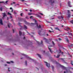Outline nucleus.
Returning a JSON list of instances; mask_svg holds the SVG:
<instances>
[{
    "mask_svg": "<svg viewBox=\"0 0 73 73\" xmlns=\"http://www.w3.org/2000/svg\"><path fill=\"white\" fill-rule=\"evenodd\" d=\"M58 19H60L61 17H60L58 16Z\"/></svg>",
    "mask_w": 73,
    "mask_h": 73,
    "instance_id": "obj_42",
    "label": "nucleus"
},
{
    "mask_svg": "<svg viewBox=\"0 0 73 73\" xmlns=\"http://www.w3.org/2000/svg\"><path fill=\"white\" fill-rule=\"evenodd\" d=\"M55 41H57L58 42V39H56Z\"/></svg>",
    "mask_w": 73,
    "mask_h": 73,
    "instance_id": "obj_60",
    "label": "nucleus"
},
{
    "mask_svg": "<svg viewBox=\"0 0 73 73\" xmlns=\"http://www.w3.org/2000/svg\"><path fill=\"white\" fill-rule=\"evenodd\" d=\"M24 22L25 24L27 25H30L31 24H33V25H35V24H36L35 23H29L27 22V21H25Z\"/></svg>",
    "mask_w": 73,
    "mask_h": 73,
    "instance_id": "obj_2",
    "label": "nucleus"
},
{
    "mask_svg": "<svg viewBox=\"0 0 73 73\" xmlns=\"http://www.w3.org/2000/svg\"><path fill=\"white\" fill-rule=\"evenodd\" d=\"M10 18H11V19L12 18H13L12 16H10Z\"/></svg>",
    "mask_w": 73,
    "mask_h": 73,
    "instance_id": "obj_56",
    "label": "nucleus"
},
{
    "mask_svg": "<svg viewBox=\"0 0 73 73\" xmlns=\"http://www.w3.org/2000/svg\"><path fill=\"white\" fill-rule=\"evenodd\" d=\"M25 18L26 19H29V18H28V16H27Z\"/></svg>",
    "mask_w": 73,
    "mask_h": 73,
    "instance_id": "obj_36",
    "label": "nucleus"
},
{
    "mask_svg": "<svg viewBox=\"0 0 73 73\" xmlns=\"http://www.w3.org/2000/svg\"><path fill=\"white\" fill-rule=\"evenodd\" d=\"M8 1H6L5 3V4H8Z\"/></svg>",
    "mask_w": 73,
    "mask_h": 73,
    "instance_id": "obj_24",
    "label": "nucleus"
},
{
    "mask_svg": "<svg viewBox=\"0 0 73 73\" xmlns=\"http://www.w3.org/2000/svg\"><path fill=\"white\" fill-rule=\"evenodd\" d=\"M46 22H47V23H50V22H49L48 21H46Z\"/></svg>",
    "mask_w": 73,
    "mask_h": 73,
    "instance_id": "obj_63",
    "label": "nucleus"
},
{
    "mask_svg": "<svg viewBox=\"0 0 73 73\" xmlns=\"http://www.w3.org/2000/svg\"><path fill=\"white\" fill-rule=\"evenodd\" d=\"M59 40L60 41H61V40H62V39H61L60 38H59Z\"/></svg>",
    "mask_w": 73,
    "mask_h": 73,
    "instance_id": "obj_44",
    "label": "nucleus"
},
{
    "mask_svg": "<svg viewBox=\"0 0 73 73\" xmlns=\"http://www.w3.org/2000/svg\"><path fill=\"white\" fill-rule=\"evenodd\" d=\"M61 17L62 19V20H63V19H64V17H62V15H61Z\"/></svg>",
    "mask_w": 73,
    "mask_h": 73,
    "instance_id": "obj_41",
    "label": "nucleus"
},
{
    "mask_svg": "<svg viewBox=\"0 0 73 73\" xmlns=\"http://www.w3.org/2000/svg\"><path fill=\"white\" fill-rule=\"evenodd\" d=\"M19 36H21V35H22V33L20 31H19Z\"/></svg>",
    "mask_w": 73,
    "mask_h": 73,
    "instance_id": "obj_18",
    "label": "nucleus"
},
{
    "mask_svg": "<svg viewBox=\"0 0 73 73\" xmlns=\"http://www.w3.org/2000/svg\"><path fill=\"white\" fill-rule=\"evenodd\" d=\"M38 28L40 29V28H41V25H39V26L38 27Z\"/></svg>",
    "mask_w": 73,
    "mask_h": 73,
    "instance_id": "obj_25",
    "label": "nucleus"
},
{
    "mask_svg": "<svg viewBox=\"0 0 73 73\" xmlns=\"http://www.w3.org/2000/svg\"><path fill=\"white\" fill-rule=\"evenodd\" d=\"M71 23H72V24H73V20H72L71 21H70Z\"/></svg>",
    "mask_w": 73,
    "mask_h": 73,
    "instance_id": "obj_30",
    "label": "nucleus"
},
{
    "mask_svg": "<svg viewBox=\"0 0 73 73\" xmlns=\"http://www.w3.org/2000/svg\"><path fill=\"white\" fill-rule=\"evenodd\" d=\"M51 67L52 68L53 71H54V66H51Z\"/></svg>",
    "mask_w": 73,
    "mask_h": 73,
    "instance_id": "obj_22",
    "label": "nucleus"
},
{
    "mask_svg": "<svg viewBox=\"0 0 73 73\" xmlns=\"http://www.w3.org/2000/svg\"><path fill=\"white\" fill-rule=\"evenodd\" d=\"M28 15H32V13H28Z\"/></svg>",
    "mask_w": 73,
    "mask_h": 73,
    "instance_id": "obj_33",
    "label": "nucleus"
},
{
    "mask_svg": "<svg viewBox=\"0 0 73 73\" xmlns=\"http://www.w3.org/2000/svg\"><path fill=\"white\" fill-rule=\"evenodd\" d=\"M0 23H3V21H2V19H1L0 20Z\"/></svg>",
    "mask_w": 73,
    "mask_h": 73,
    "instance_id": "obj_40",
    "label": "nucleus"
},
{
    "mask_svg": "<svg viewBox=\"0 0 73 73\" xmlns=\"http://www.w3.org/2000/svg\"><path fill=\"white\" fill-rule=\"evenodd\" d=\"M73 46V44H71L70 45V46L71 47Z\"/></svg>",
    "mask_w": 73,
    "mask_h": 73,
    "instance_id": "obj_59",
    "label": "nucleus"
},
{
    "mask_svg": "<svg viewBox=\"0 0 73 73\" xmlns=\"http://www.w3.org/2000/svg\"><path fill=\"white\" fill-rule=\"evenodd\" d=\"M25 65H26V66H27V60L25 61Z\"/></svg>",
    "mask_w": 73,
    "mask_h": 73,
    "instance_id": "obj_27",
    "label": "nucleus"
},
{
    "mask_svg": "<svg viewBox=\"0 0 73 73\" xmlns=\"http://www.w3.org/2000/svg\"><path fill=\"white\" fill-rule=\"evenodd\" d=\"M11 24L9 23H8L7 25L9 28H10V27L11 26Z\"/></svg>",
    "mask_w": 73,
    "mask_h": 73,
    "instance_id": "obj_12",
    "label": "nucleus"
},
{
    "mask_svg": "<svg viewBox=\"0 0 73 73\" xmlns=\"http://www.w3.org/2000/svg\"><path fill=\"white\" fill-rule=\"evenodd\" d=\"M67 11L68 12V13H70V11L69 10H68Z\"/></svg>",
    "mask_w": 73,
    "mask_h": 73,
    "instance_id": "obj_45",
    "label": "nucleus"
},
{
    "mask_svg": "<svg viewBox=\"0 0 73 73\" xmlns=\"http://www.w3.org/2000/svg\"><path fill=\"white\" fill-rule=\"evenodd\" d=\"M22 56H25V57H27V58H29V59L30 60H33V59H31V58H29V56H28V55H26L25 54H22Z\"/></svg>",
    "mask_w": 73,
    "mask_h": 73,
    "instance_id": "obj_3",
    "label": "nucleus"
},
{
    "mask_svg": "<svg viewBox=\"0 0 73 73\" xmlns=\"http://www.w3.org/2000/svg\"><path fill=\"white\" fill-rule=\"evenodd\" d=\"M60 55H57V56H56V58H59V57H60Z\"/></svg>",
    "mask_w": 73,
    "mask_h": 73,
    "instance_id": "obj_19",
    "label": "nucleus"
},
{
    "mask_svg": "<svg viewBox=\"0 0 73 73\" xmlns=\"http://www.w3.org/2000/svg\"><path fill=\"white\" fill-rule=\"evenodd\" d=\"M59 50L60 51V52H59V53H60L61 52V50H60V49H59Z\"/></svg>",
    "mask_w": 73,
    "mask_h": 73,
    "instance_id": "obj_47",
    "label": "nucleus"
},
{
    "mask_svg": "<svg viewBox=\"0 0 73 73\" xmlns=\"http://www.w3.org/2000/svg\"><path fill=\"white\" fill-rule=\"evenodd\" d=\"M13 33H15V30H14V29H13Z\"/></svg>",
    "mask_w": 73,
    "mask_h": 73,
    "instance_id": "obj_53",
    "label": "nucleus"
},
{
    "mask_svg": "<svg viewBox=\"0 0 73 73\" xmlns=\"http://www.w3.org/2000/svg\"><path fill=\"white\" fill-rule=\"evenodd\" d=\"M43 40H46V38H43Z\"/></svg>",
    "mask_w": 73,
    "mask_h": 73,
    "instance_id": "obj_55",
    "label": "nucleus"
},
{
    "mask_svg": "<svg viewBox=\"0 0 73 73\" xmlns=\"http://www.w3.org/2000/svg\"><path fill=\"white\" fill-rule=\"evenodd\" d=\"M70 2H68V5L70 7H72V6L71 5H70Z\"/></svg>",
    "mask_w": 73,
    "mask_h": 73,
    "instance_id": "obj_9",
    "label": "nucleus"
},
{
    "mask_svg": "<svg viewBox=\"0 0 73 73\" xmlns=\"http://www.w3.org/2000/svg\"><path fill=\"white\" fill-rule=\"evenodd\" d=\"M29 11H30L31 12H32V10L31 9H30Z\"/></svg>",
    "mask_w": 73,
    "mask_h": 73,
    "instance_id": "obj_52",
    "label": "nucleus"
},
{
    "mask_svg": "<svg viewBox=\"0 0 73 73\" xmlns=\"http://www.w3.org/2000/svg\"><path fill=\"white\" fill-rule=\"evenodd\" d=\"M49 32L50 33H51V32H53L52 31H50V30H49Z\"/></svg>",
    "mask_w": 73,
    "mask_h": 73,
    "instance_id": "obj_38",
    "label": "nucleus"
},
{
    "mask_svg": "<svg viewBox=\"0 0 73 73\" xmlns=\"http://www.w3.org/2000/svg\"><path fill=\"white\" fill-rule=\"evenodd\" d=\"M44 62L46 64V66H47V67H48V68H49V67H50V64L44 61Z\"/></svg>",
    "mask_w": 73,
    "mask_h": 73,
    "instance_id": "obj_5",
    "label": "nucleus"
},
{
    "mask_svg": "<svg viewBox=\"0 0 73 73\" xmlns=\"http://www.w3.org/2000/svg\"><path fill=\"white\" fill-rule=\"evenodd\" d=\"M27 31V33H28V34H29V35H30V36H31V34L30 33H29V32H28Z\"/></svg>",
    "mask_w": 73,
    "mask_h": 73,
    "instance_id": "obj_37",
    "label": "nucleus"
},
{
    "mask_svg": "<svg viewBox=\"0 0 73 73\" xmlns=\"http://www.w3.org/2000/svg\"><path fill=\"white\" fill-rule=\"evenodd\" d=\"M48 48L49 50H50V51L51 52V53L52 54L53 53V51H52V50L51 49V48H50V46H49L48 47Z\"/></svg>",
    "mask_w": 73,
    "mask_h": 73,
    "instance_id": "obj_7",
    "label": "nucleus"
},
{
    "mask_svg": "<svg viewBox=\"0 0 73 73\" xmlns=\"http://www.w3.org/2000/svg\"><path fill=\"white\" fill-rule=\"evenodd\" d=\"M50 2L51 4H53L54 2V1L53 0H50Z\"/></svg>",
    "mask_w": 73,
    "mask_h": 73,
    "instance_id": "obj_13",
    "label": "nucleus"
},
{
    "mask_svg": "<svg viewBox=\"0 0 73 73\" xmlns=\"http://www.w3.org/2000/svg\"><path fill=\"white\" fill-rule=\"evenodd\" d=\"M69 37H70V38L71 39H72V38H71V37H70V36H69Z\"/></svg>",
    "mask_w": 73,
    "mask_h": 73,
    "instance_id": "obj_58",
    "label": "nucleus"
},
{
    "mask_svg": "<svg viewBox=\"0 0 73 73\" xmlns=\"http://www.w3.org/2000/svg\"><path fill=\"white\" fill-rule=\"evenodd\" d=\"M10 62H11V63H14V62H13V61H11Z\"/></svg>",
    "mask_w": 73,
    "mask_h": 73,
    "instance_id": "obj_39",
    "label": "nucleus"
},
{
    "mask_svg": "<svg viewBox=\"0 0 73 73\" xmlns=\"http://www.w3.org/2000/svg\"><path fill=\"white\" fill-rule=\"evenodd\" d=\"M33 17V16H31L30 17V18L31 19H32V17Z\"/></svg>",
    "mask_w": 73,
    "mask_h": 73,
    "instance_id": "obj_49",
    "label": "nucleus"
},
{
    "mask_svg": "<svg viewBox=\"0 0 73 73\" xmlns=\"http://www.w3.org/2000/svg\"><path fill=\"white\" fill-rule=\"evenodd\" d=\"M7 64H11V62H7Z\"/></svg>",
    "mask_w": 73,
    "mask_h": 73,
    "instance_id": "obj_43",
    "label": "nucleus"
},
{
    "mask_svg": "<svg viewBox=\"0 0 73 73\" xmlns=\"http://www.w3.org/2000/svg\"><path fill=\"white\" fill-rule=\"evenodd\" d=\"M46 35L47 36H49V34H47Z\"/></svg>",
    "mask_w": 73,
    "mask_h": 73,
    "instance_id": "obj_61",
    "label": "nucleus"
},
{
    "mask_svg": "<svg viewBox=\"0 0 73 73\" xmlns=\"http://www.w3.org/2000/svg\"><path fill=\"white\" fill-rule=\"evenodd\" d=\"M0 24H1V25H3V22L0 23Z\"/></svg>",
    "mask_w": 73,
    "mask_h": 73,
    "instance_id": "obj_50",
    "label": "nucleus"
},
{
    "mask_svg": "<svg viewBox=\"0 0 73 73\" xmlns=\"http://www.w3.org/2000/svg\"><path fill=\"white\" fill-rule=\"evenodd\" d=\"M72 63H73V61L72 60H71V65H73V64Z\"/></svg>",
    "mask_w": 73,
    "mask_h": 73,
    "instance_id": "obj_31",
    "label": "nucleus"
},
{
    "mask_svg": "<svg viewBox=\"0 0 73 73\" xmlns=\"http://www.w3.org/2000/svg\"><path fill=\"white\" fill-rule=\"evenodd\" d=\"M52 45H53V46H54V45H55V43H54V42H53V41H52Z\"/></svg>",
    "mask_w": 73,
    "mask_h": 73,
    "instance_id": "obj_21",
    "label": "nucleus"
},
{
    "mask_svg": "<svg viewBox=\"0 0 73 73\" xmlns=\"http://www.w3.org/2000/svg\"><path fill=\"white\" fill-rule=\"evenodd\" d=\"M21 24H22V23H20L19 22L17 24V25H18L19 26V27H21V28H22L23 26L21 25Z\"/></svg>",
    "mask_w": 73,
    "mask_h": 73,
    "instance_id": "obj_8",
    "label": "nucleus"
},
{
    "mask_svg": "<svg viewBox=\"0 0 73 73\" xmlns=\"http://www.w3.org/2000/svg\"><path fill=\"white\" fill-rule=\"evenodd\" d=\"M66 41L67 42H69V40H68V39H66Z\"/></svg>",
    "mask_w": 73,
    "mask_h": 73,
    "instance_id": "obj_35",
    "label": "nucleus"
},
{
    "mask_svg": "<svg viewBox=\"0 0 73 73\" xmlns=\"http://www.w3.org/2000/svg\"><path fill=\"white\" fill-rule=\"evenodd\" d=\"M5 66H7V64H5Z\"/></svg>",
    "mask_w": 73,
    "mask_h": 73,
    "instance_id": "obj_64",
    "label": "nucleus"
},
{
    "mask_svg": "<svg viewBox=\"0 0 73 73\" xmlns=\"http://www.w3.org/2000/svg\"><path fill=\"white\" fill-rule=\"evenodd\" d=\"M41 33V31L40 30L38 32V34L40 35V36H45V33H44L42 34Z\"/></svg>",
    "mask_w": 73,
    "mask_h": 73,
    "instance_id": "obj_1",
    "label": "nucleus"
},
{
    "mask_svg": "<svg viewBox=\"0 0 73 73\" xmlns=\"http://www.w3.org/2000/svg\"><path fill=\"white\" fill-rule=\"evenodd\" d=\"M2 14L3 15V17H4L5 16H7V15H6V14L5 13H2Z\"/></svg>",
    "mask_w": 73,
    "mask_h": 73,
    "instance_id": "obj_11",
    "label": "nucleus"
},
{
    "mask_svg": "<svg viewBox=\"0 0 73 73\" xmlns=\"http://www.w3.org/2000/svg\"><path fill=\"white\" fill-rule=\"evenodd\" d=\"M13 3H11V5H13V4H16V3H15V2H13Z\"/></svg>",
    "mask_w": 73,
    "mask_h": 73,
    "instance_id": "obj_29",
    "label": "nucleus"
},
{
    "mask_svg": "<svg viewBox=\"0 0 73 73\" xmlns=\"http://www.w3.org/2000/svg\"><path fill=\"white\" fill-rule=\"evenodd\" d=\"M56 64H59V65H60L61 67V68H63V69H66V67H65V66H62L58 62H56Z\"/></svg>",
    "mask_w": 73,
    "mask_h": 73,
    "instance_id": "obj_6",
    "label": "nucleus"
},
{
    "mask_svg": "<svg viewBox=\"0 0 73 73\" xmlns=\"http://www.w3.org/2000/svg\"><path fill=\"white\" fill-rule=\"evenodd\" d=\"M23 13H21L20 15L21 16H23Z\"/></svg>",
    "mask_w": 73,
    "mask_h": 73,
    "instance_id": "obj_46",
    "label": "nucleus"
},
{
    "mask_svg": "<svg viewBox=\"0 0 73 73\" xmlns=\"http://www.w3.org/2000/svg\"><path fill=\"white\" fill-rule=\"evenodd\" d=\"M37 54L38 55V57L40 58H41V55H40V54Z\"/></svg>",
    "mask_w": 73,
    "mask_h": 73,
    "instance_id": "obj_17",
    "label": "nucleus"
},
{
    "mask_svg": "<svg viewBox=\"0 0 73 73\" xmlns=\"http://www.w3.org/2000/svg\"><path fill=\"white\" fill-rule=\"evenodd\" d=\"M1 3H4V4H5V2H4V1H0V4Z\"/></svg>",
    "mask_w": 73,
    "mask_h": 73,
    "instance_id": "obj_28",
    "label": "nucleus"
},
{
    "mask_svg": "<svg viewBox=\"0 0 73 73\" xmlns=\"http://www.w3.org/2000/svg\"><path fill=\"white\" fill-rule=\"evenodd\" d=\"M39 13V14H40V15H42V16H43V14L41 13Z\"/></svg>",
    "mask_w": 73,
    "mask_h": 73,
    "instance_id": "obj_34",
    "label": "nucleus"
},
{
    "mask_svg": "<svg viewBox=\"0 0 73 73\" xmlns=\"http://www.w3.org/2000/svg\"><path fill=\"white\" fill-rule=\"evenodd\" d=\"M55 30H58V31H60V29H59V28H58V27L55 28Z\"/></svg>",
    "mask_w": 73,
    "mask_h": 73,
    "instance_id": "obj_10",
    "label": "nucleus"
},
{
    "mask_svg": "<svg viewBox=\"0 0 73 73\" xmlns=\"http://www.w3.org/2000/svg\"><path fill=\"white\" fill-rule=\"evenodd\" d=\"M70 17V14H68V16L67 17V18H68V20H69V18Z\"/></svg>",
    "mask_w": 73,
    "mask_h": 73,
    "instance_id": "obj_16",
    "label": "nucleus"
},
{
    "mask_svg": "<svg viewBox=\"0 0 73 73\" xmlns=\"http://www.w3.org/2000/svg\"><path fill=\"white\" fill-rule=\"evenodd\" d=\"M10 9H12V7H10Z\"/></svg>",
    "mask_w": 73,
    "mask_h": 73,
    "instance_id": "obj_62",
    "label": "nucleus"
},
{
    "mask_svg": "<svg viewBox=\"0 0 73 73\" xmlns=\"http://www.w3.org/2000/svg\"><path fill=\"white\" fill-rule=\"evenodd\" d=\"M34 20H35V23H37V21H36V20H35V19H34Z\"/></svg>",
    "mask_w": 73,
    "mask_h": 73,
    "instance_id": "obj_51",
    "label": "nucleus"
},
{
    "mask_svg": "<svg viewBox=\"0 0 73 73\" xmlns=\"http://www.w3.org/2000/svg\"><path fill=\"white\" fill-rule=\"evenodd\" d=\"M7 15H10V16H11L12 15V14L9 13V12H8Z\"/></svg>",
    "mask_w": 73,
    "mask_h": 73,
    "instance_id": "obj_26",
    "label": "nucleus"
},
{
    "mask_svg": "<svg viewBox=\"0 0 73 73\" xmlns=\"http://www.w3.org/2000/svg\"><path fill=\"white\" fill-rule=\"evenodd\" d=\"M14 13H15V14H16V13L15 11H14Z\"/></svg>",
    "mask_w": 73,
    "mask_h": 73,
    "instance_id": "obj_54",
    "label": "nucleus"
},
{
    "mask_svg": "<svg viewBox=\"0 0 73 73\" xmlns=\"http://www.w3.org/2000/svg\"><path fill=\"white\" fill-rule=\"evenodd\" d=\"M0 10H1V11H3V8L2 7H1L0 8Z\"/></svg>",
    "mask_w": 73,
    "mask_h": 73,
    "instance_id": "obj_32",
    "label": "nucleus"
},
{
    "mask_svg": "<svg viewBox=\"0 0 73 73\" xmlns=\"http://www.w3.org/2000/svg\"><path fill=\"white\" fill-rule=\"evenodd\" d=\"M37 42L38 43L39 45H44V44H43V41L42 40H41V43L40 42L38 41H37Z\"/></svg>",
    "mask_w": 73,
    "mask_h": 73,
    "instance_id": "obj_4",
    "label": "nucleus"
},
{
    "mask_svg": "<svg viewBox=\"0 0 73 73\" xmlns=\"http://www.w3.org/2000/svg\"><path fill=\"white\" fill-rule=\"evenodd\" d=\"M36 16L37 17H39V18H41V17L39 15L36 14Z\"/></svg>",
    "mask_w": 73,
    "mask_h": 73,
    "instance_id": "obj_14",
    "label": "nucleus"
},
{
    "mask_svg": "<svg viewBox=\"0 0 73 73\" xmlns=\"http://www.w3.org/2000/svg\"><path fill=\"white\" fill-rule=\"evenodd\" d=\"M67 29H68L69 30H70V28H69V27H67Z\"/></svg>",
    "mask_w": 73,
    "mask_h": 73,
    "instance_id": "obj_48",
    "label": "nucleus"
},
{
    "mask_svg": "<svg viewBox=\"0 0 73 73\" xmlns=\"http://www.w3.org/2000/svg\"><path fill=\"white\" fill-rule=\"evenodd\" d=\"M65 34L62 35V36H64Z\"/></svg>",
    "mask_w": 73,
    "mask_h": 73,
    "instance_id": "obj_57",
    "label": "nucleus"
},
{
    "mask_svg": "<svg viewBox=\"0 0 73 73\" xmlns=\"http://www.w3.org/2000/svg\"><path fill=\"white\" fill-rule=\"evenodd\" d=\"M24 27L25 29H28V28H27V26H26V25H24Z\"/></svg>",
    "mask_w": 73,
    "mask_h": 73,
    "instance_id": "obj_20",
    "label": "nucleus"
},
{
    "mask_svg": "<svg viewBox=\"0 0 73 73\" xmlns=\"http://www.w3.org/2000/svg\"><path fill=\"white\" fill-rule=\"evenodd\" d=\"M60 60H62V61H63L64 62V63H66V62H65V60H64V59L63 58H61Z\"/></svg>",
    "mask_w": 73,
    "mask_h": 73,
    "instance_id": "obj_15",
    "label": "nucleus"
},
{
    "mask_svg": "<svg viewBox=\"0 0 73 73\" xmlns=\"http://www.w3.org/2000/svg\"><path fill=\"white\" fill-rule=\"evenodd\" d=\"M68 34H69V35H71V36H73V35L72 34V33H69V32H68Z\"/></svg>",
    "mask_w": 73,
    "mask_h": 73,
    "instance_id": "obj_23",
    "label": "nucleus"
}]
</instances>
